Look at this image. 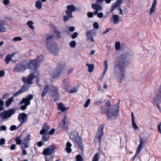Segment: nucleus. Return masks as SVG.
I'll use <instances>...</instances> for the list:
<instances>
[{"label": "nucleus", "instance_id": "1", "mask_svg": "<svg viewBox=\"0 0 161 161\" xmlns=\"http://www.w3.org/2000/svg\"><path fill=\"white\" fill-rule=\"evenodd\" d=\"M130 59V55L125 53L120 55L116 61L114 74L119 82L121 83L125 77L124 69L129 65Z\"/></svg>", "mask_w": 161, "mask_h": 161}, {"label": "nucleus", "instance_id": "2", "mask_svg": "<svg viewBox=\"0 0 161 161\" xmlns=\"http://www.w3.org/2000/svg\"><path fill=\"white\" fill-rule=\"evenodd\" d=\"M46 36V45L48 52L54 56L57 55L59 49L53 41V35L47 34Z\"/></svg>", "mask_w": 161, "mask_h": 161}, {"label": "nucleus", "instance_id": "3", "mask_svg": "<svg viewBox=\"0 0 161 161\" xmlns=\"http://www.w3.org/2000/svg\"><path fill=\"white\" fill-rule=\"evenodd\" d=\"M35 75L32 73L29 75L27 78L23 77L22 80L25 83V84L22 86L20 89L13 94V96L15 97L26 91L29 89V84L32 83V80L35 78Z\"/></svg>", "mask_w": 161, "mask_h": 161}, {"label": "nucleus", "instance_id": "4", "mask_svg": "<svg viewBox=\"0 0 161 161\" xmlns=\"http://www.w3.org/2000/svg\"><path fill=\"white\" fill-rule=\"evenodd\" d=\"M119 107L118 105H115L112 108H110L108 107L106 108L104 107L101 108V111L102 114L106 113L108 119H112L116 117L119 114Z\"/></svg>", "mask_w": 161, "mask_h": 161}, {"label": "nucleus", "instance_id": "5", "mask_svg": "<svg viewBox=\"0 0 161 161\" xmlns=\"http://www.w3.org/2000/svg\"><path fill=\"white\" fill-rule=\"evenodd\" d=\"M70 138L75 143L76 147H79L81 151L84 150L82 142H81L77 132L76 131H71L69 136Z\"/></svg>", "mask_w": 161, "mask_h": 161}, {"label": "nucleus", "instance_id": "6", "mask_svg": "<svg viewBox=\"0 0 161 161\" xmlns=\"http://www.w3.org/2000/svg\"><path fill=\"white\" fill-rule=\"evenodd\" d=\"M65 67V63L61 62L59 63L56 68L54 70L52 73L53 78L54 79H56L59 77L60 74L62 71Z\"/></svg>", "mask_w": 161, "mask_h": 161}, {"label": "nucleus", "instance_id": "7", "mask_svg": "<svg viewBox=\"0 0 161 161\" xmlns=\"http://www.w3.org/2000/svg\"><path fill=\"white\" fill-rule=\"evenodd\" d=\"M28 67V62L26 61H22L21 64H16L14 67V71L17 72L24 71Z\"/></svg>", "mask_w": 161, "mask_h": 161}, {"label": "nucleus", "instance_id": "8", "mask_svg": "<svg viewBox=\"0 0 161 161\" xmlns=\"http://www.w3.org/2000/svg\"><path fill=\"white\" fill-rule=\"evenodd\" d=\"M15 112V110L13 108H11L8 110H5L0 114V117L3 120L6 119L10 118L13 114H14Z\"/></svg>", "mask_w": 161, "mask_h": 161}, {"label": "nucleus", "instance_id": "9", "mask_svg": "<svg viewBox=\"0 0 161 161\" xmlns=\"http://www.w3.org/2000/svg\"><path fill=\"white\" fill-rule=\"evenodd\" d=\"M50 91L49 93V94L54 98L55 101L57 100L58 99L59 94L58 93V89L57 87L53 85H50Z\"/></svg>", "mask_w": 161, "mask_h": 161}, {"label": "nucleus", "instance_id": "10", "mask_svg": "<svg viewBox=\"0 0 161 161\" xmlns=\"http://www.w3.org/2000/svg\"><path fill=\"white\" fill-rule=\"evenodd\" d=\"M55 149V147L53 145H51L48 148L44 149L43 151L42 154L44 155H50L52 154Z\"/></svg>", "mask_w": 161, "mask_h": 161}, {"label": "nucleus", "instance_id": "11", "mask_svg": "<svg viewBox=\"0 0 161 161\" xmlns=\"http://www.w3.org/2000/svg\"><path fill=\"white\" fill-rule=\"evenodd\" d=\"M39 64L36 61V59L31 60L29 63H28V68L29 69L33 71H35L38 68Z\"/></svg>", "mask_w": 161, "mask_h": 161}, {"label": "nucleus", "instance_id": "12", "mask_svg": "<svg viewBox=\"0 0 161 161\" xmlns=\"http://www.w3.org/2000/svg\"><path fill=\"white\" fill-rule=\"evenodd\" d=\"M28 117L25 113H20L19 114L18 119L21 122L19 124L20 126L22 124L25 123L27 120Z\"/></svg>", "mask_w": 161, "mask_h": 161}, {"label": "nucleus", "instance_id": "13", "mask_svg": "<svg viewBox=\"0 0 161 161\" xmlns=\"http://www.w3.org/2000/svg\"><path fill=\"white\" fill-rule=\"evenodd\" d=\"M68 123L67 116L65 115L64 117V119L60 123L59 127L63 130L66 129L68 127Z\"/></svg>", "mask_w": 161, "mask_h": 161}, {"label": "nucleus", "instance_id": "14", "mask_svg": "<svg viewBox=\"0 0 161 161\" xmlns=\"http://www.w3.org/2000/svg\"><path fill=\"white\" fill-rule=\"evenodd\" d=\"M63 87L66 91H69V88L71 87L69 83L70 80L69 79H65L63 80Z\"/></svg>", "mask_w": 161, "mask_h": 161}, {"label": "nucleus", "instance_id": "15", "mask_svg": "<svg viewBox=\"0 0 161 161\" xmlns=\"http://www.w3.org/2000/svg\"><path fill=\"white\" fill-rule=\"evenodd\" d=\"M67 10L66 11V13L67 14H70L71 16L72 15V12L74 11L75 10L76 8L74 5H69L67 7Z\"/></svg>", "mask_w": 161, "mask_h": 161}, {"label": "nucleus", "instance_id": "16", "mask_svg": "<svg viewBox=\"0 0 161 161\" xmlns=\"http://www.w3.org/2000/svg\"><path fill=\"white\" fill-rule=\"evenodd\" d=\"M33 96L31 94H30L27 96V98H23L21 102L19 103L20 104H22L25 102L28 103V102H30V100L33 99Z\"/></svg>", "mask_w": 161, "mask_h": 161}, {"label": "nucleus", "instance_id": "17", "mask_svg": "<svg viewBox=\"0 0 161 161\" xmlns=\"http://www.w3.org/2000/svg\"><path fill=\"white\" fill-rule=\"evenodd\" d=\"M50 90V86L49 85L45 86L43 88V91L41 94L42 97H44L46 95L47 93L49 92Z\"/></svg>", "mask_w": 161, "mask_h": 161}, {"label": "nucleus", "instance_id": "18", "mask_svg": "<svg viewBox=\"0 0 161 161\" xmlns=\"http://www.w3.org/2000/svg\"><path fill=\"white\" fill-rule=\"evenodd\" d=\"M49 129V126L46 123H44L42 127V129L40 131V134L41 135H42L44 133H47V131Z\"/></svg>", "mask_w": 161, "mask_h": 161}, {"label": "nucleus", "instance_id": "19", "mask_svg": "<svg viewBox=\"0 0 161 161\" xmlns=\"http://www.w3.org/2000/svg\"><path fill=\"white\" fill-rule=\"evenodd\" d=\"M144 145V142L142 139H140V144L139 145L136 153L135 154L134 158H135L136 155L140 153L141 150L143 148V146Z\"/></svg>", "mask_w": 161, "mask_h": 161}, {"label": "nucleus", "instance_id": "20", "mask_svg": "<svg viewBox=\"0 0 161 161\" xmlns=\"http://www.w3.org/2000/svg\"><path fill=\"white\" fill-rule=\"evenodd\" d=\"M5 21L4 20H0V32H5L6 31V28L5 27Z\"/></svg>", "mask_w": 161, "mask_h": 161}, {"label": "nucleus", "instance_id": "21", "mask_svg": "<svg viewBox=\"0 0 161 161\" xmlns=\"http://www.w3.org/2000/svg\"><path fill=\"white\" fill-rule=\"evenodd\" d=\"M86 35L88 37L94 36L96 35L95 29H93L87 31Z\"/></svg>", "mask_w": 161, "mask_h": 161}, {"label": "nucleus", "instance_id": "22", "mask_svg": "<svg viewBox=\"0 0 161 161\" xmlns=\"http://www.w3.org/2000/svg\"><path fill=\"white\" fill-rule=\"evenodd\" d=\"M157 0H154L153 2L152 5L150 9L149 12V13L150 15H151L155 11L157 2Z\"/></svg>", "mask_w": 161, "mask_h": 161}, {"label": "nucleus", "instance_id": "23", "mask_svg": "<svg viewBox=\"0 0 161 161\" xmlns=\"http://www.w3.org/2000/svg\"><path fill=\"white\" fill-rule=\"evenodd\" d=\"M34 59H36V61L37 63V64L39 65L40 63L42 62L43 61L44 59V56L41 55L37 56L36 58Z\"/></svg>", "mask_w": 161, "mask_h": 161}, {"label": "nucleus", "instance_id": "24", "mask_svg": "<svg viewBox=\"0 0 161 161\" xmlns=\"http://www.w3.org/2000/svg\"><path fill=\"white\" fill-rule=\"evenodd\" d=\"M72 145L70 142H67L66 144V147L65 149L67 152L69 153H70L72 151L71 147Z\"/></svg>", "mask_w": 161, "mask_h": 161}, {"label": "nucleus", "instance_id": "25", "mask_svg": "<svg viewBox=\"0 0 161 161\" xmlns=\"http://www.w3.org/2000/svg\"><path fill=\"white\" fill-rule=\"evenodd\" d=\"M104 125H100L99 128L98 132V136L102 137L103 135V130Z\"/></svg>", "mask_w": 161, "mask_h": 161}, {"label": "nucleus", "instance_id": "26", "mask_svg": "<svg viewBox=\"0 0 161 161\" xmlns=\"http://www.w3.org/2000/svg\"><path fill=\"white\" fill-rule=\"evenodd\" d=\"M42 140L43 142L47 141L49 138V136L47 133H44L42 135Z\"/></svg>", "mask_w": 161, "mask_h": 161}, {"label": "nucleus", "instance_id": "27", "mask_svg": "<svg viewBox=\"0 0 161 161\" xmlns=\"http://www.w3.org/2000/svg\"><path fill=\"white\" fill-rule=\"evenodd\" d=\"M92 8L95 9H98L99 10H102V7L100 5L98 4L93 3L92 4Z\"/></svg>", "mask_w": 161, "mask_h": 161}, {"label": "nucleus", "instance_id": "28", "mask_svg": "<svg viewBox=\"0 0 161 161\" xmlns=\"http://www.w3.org/2000/svg\"><path fill=\"white\" fill-rule=\"evenodd\" d=\"M58 107L60 110L62 112H64L66 109H68V108H65L64 105L61 103H60L58 105Z\"/></svg>", "mask_w": 161, "mask_h": 161}, {"label": "nucleus", "instance_id": "29", "mask_svg": "<svg viewBox=\"0 0 161 161\" xmlns=\"http://www.w3.org/2000/svg\"><path fill=\"white\" fill-rule=\"evenodd\" d=\"M14 96L11 97L6 102V107H8L10 105L11 103L14 100Z\"/></svg>", "mask_w": 161, "mask_h": 161}, {"label": "nucleus", "instance_id": "30", "mask_svg": "<svg viewBox=\"0 0 161 161\" xmlns=\"http://www.w3.org/2000/svg\"><path fill=\"white\" fill-rule=\"evenodd\" d=\"M86 65L88 68V71L89 72H91L93 71L94 69V65L93 64H87Z\"/></svg>", "mask_w": 161, "mask_h": 161}, {"label": "nucleus", "instance_id": "31", "mask_svg": "<svg viewBox=\"0 0 161 161\" xmlns=\"http://www.w3.org/2000/svg\"><path fill=\"white\" fill-rule=\"evenodd\" d=\"M42 2L40 1H37L36 2L35 6L38 9H40L42 8Z\"/></svg>", "mask_w": 161, "mask_h": 161}, {"label": "nucleus", "instance_id": "32", "mask_svg": "<svg viewBox=\"0 0 161 161\" xmlns=\"http://www.w3.org/2000/svg\"><path fill=\"white\" fill-rule=\"evenodd\" d=\"M31 103V102H28V103H27L25 102L24 103L25 104L24 105H22L20 107V108L22 110H25L27 108V107Z\"/></svg>", "mask_w": 161, "mask_h": 161}, {"label": "nucleus", "instance_id": "33", "mask_svg": "<svg viewBox=\"0 0 161 161\" xmlns=\"http://www.w3.org/2000/svg\"><path fill=\"white\" fill-rule=\"evenodd\" d=\"M103 74H105L108 69V64L106 61H104L103 63Z\"/></svg>", "mask_w": 161, "mask_h": 161}, {"label": "nucleus", "instance_id": "34", "mask_svg": "<svg viewBox=\"0 0 161 161\" xmlns=\"http://www.w3.org/2000/svg\"><path fill=\"white\" fill-rule=\"evenodd\" d=\"M113 22L114 24H117L119 21V16L115 14L113 16Z\"/></svg>", "mask_w": 161, "mask_h": 161}, {"label": "nucleus", "instance_id": "35", "mask_svg": "<svg viewBox=\"0 0 161 161\" xmlns=\"http://www.w3.org/2000/svg\"><path fill=\"white\" fill-rule=\"evenodd\" d=\"M76 161H84V159L82 157L80 154H78L77 155L75 158Z\"/></svg>", "mask_w": 161, "mask_h": 161}, {"label": "nucleus", "instance_id": "36", "mask_svg": "<svg viewBox=\"0 0 161 161\" xmlns=\"http://www.w3.org/2000/svg\"><path fill=\"white\" fill-rule=\"evenodd\" d=\"M33 24V21H29L27 22V24L29 27L32 30H33L34 28V27L32 25Z\"/></svg>", "mask_w": 161, "mask_h": 161}, {"label": "nucleus", "instance_id": "37", "mask_svg": "<svg viewBox=\"0 0 161 161\" xmlns=\"http://www.w3.org/2000/svg\"><path fill=\"white\" fill-rule=\"evenodd\" d=\"M99 159V154L97 153L93 156L92 161H98Z\"/></svg>", "mask_w": 161, "mask_h": 161}, {"label": "nucleus", "instance_id": "38", "mask_svg": "<svg viewBox=\"0 0 161 161\" xmlns=\"http://www.w3.org/2000/svg\"><path fill=\"white\" fill-rule=\"evenodd\" d=\"M70 15V14H67V15L64 16V22L67 21L69 18L72 17V15L71 16Z\"/></svg>", "mask_w": 161, "mask_h": 161}, {"label": "nucleus", "instance_id": "39", "mask_svg": "<svg viewBox=\"0 0 161 161\" xmlns=\"http://www.w3.org/2000/svg\"><path fill=\"white\" fill-rule=\"evenodd\" d=\"M12 58L10 57V55H8L5 58V60L7 64H8L9 62L11 60Z\"/></svg>", "mask_w": 161, "mask_h": 161}, {"label": "nucleus", "instance_id": "40", "mask_svg": "<svg viewBox=\"0 0 161 161\" xmlns=\"http://www.w3.org/2000/svg\"><path fill=\"white\" fill-rule=\"evenodd\" d=\"M15 141L16 142V144L17 145H19L21 143V140L20 139V136L16 137L15 139Z\"/></svg>", "mask_w": 161, "mask_h": 161}, {"label": "nucleus", "instance_id": "41", "mask_svg": "<svg viewBox=\"0 0 161 161\" xmlns=\"http://www.w3.org/2000/svg\"><path fill=\"white\" fill-rule=\"evenodd\" d=\"M132 125L134 129L136 130L138 128V127L136 125L135 122V120H131Z\"/></svg>", "mask_w": 161, "mask_h": 161}, {"label": "nucleus", "instance_id": "42", "mask_svg": "<svg viewBox=\"0 0 161 161\" xmlns=\"http://www.w3.org/2000/svg\"><path fill=\"white\" fill-rule=\"evenodd\" d=\"M4 104V102L2 100H0V111L3 110V106Z\"/></svg>", "mask_w": 161, "mask_h": 161}, {"label": "nucleus", "instance_id": "43", "mask_svg": "<svg viewBox=\"0 0 161 161\" xmlns=\"http://www.w3.org/2000/svg\"><path fill=\"white\" fill-rule=\"evenodd\" d=\"M76 44V42L75 41H71L69 43L70 46L72 48L75 47Z\"/></svg>", "mask_w": 161, "mask_h": 161}, {"label": "nucleus", "instance_id": "44", "mask_svg": "<svg viewBox=\"0 0 161 161\" xmlns=\"http://www.w3.org/2000/svg\"><path fill=\"white\" fill-rule=\"evenodd\" d=\"M123 1V0H117L114 3L118 7L122 3Z\"/></svg>", "mask_w": 161, "mask_h": 161}, {"label": "nucleus", "instance_id": "45", "mask_svg": "<svg viewBox=\"0 0 161 161\" xmlns=\"http://www.w3.org/2000/svg\"><path fill=\"white\" fill-rule=\"evenodd\" d=\"M20 126L19 125L17 127L15 125H12L11 126L10 129L11 131H13L18 129Z\"/></svg>", "mask_w": 161, "mask_h": 161}, {"label": "nucleus", "instance_id": "46", "mask_svg": "<svg viewBox=\"0 0 161 161\" xmlns=\"http://www.w3.org/2000/svg\"><path fill=\"white\" fill-rule=\"evenodd\" d=\"M120 43L119 42H116L115 43V48L117 50H119L120 48Z\"/></svg>", "mask_w": 161, "mask_h": 161}, {"label": "nucleus", "instance_id": "47", "mask_svg": "<svg viewBox=\"0 0 161 161\" xmlns=\"http://www.w3.org/2000/svg\"><path fill=\"white\" fill-rule=\"evenodd\" d=\"M31 136L30 134H29L27 136V137L25 139H24L23 141H25V143H28L29 142V141L30 140V138Z\"/></svg>", "mask_w": 161, "mask_h": 161}, {"label": "nucleus", "instance_id": "48", "mask_svg": "<svg viewBox=\"0 0 161 161\" xmlns=\"http://www.w3.org/2000/svg\"><path fill=\"white\" fill-rule=\"evenodd\" d=\"M90 101L91 100L90 99H87V100L86 101V103H85V104H84V107L85 108H87L88 106L89 105L90 103Z\"/></svg>", "mask_w": 161, "mask_h": 161}, {"label": "nucleus", "instance_id": "49", "mask_svg": "<svg viewBox=\"0 0 161 161\" xmlns=\"http://www.w3.org/2000/svg\"><path fill=\"white\" fill-rule=\"evenodd\" d=\"M13 41H21L22 40V38L21 37L19 36L13 38Z\"/></svg>", "mask_w": 161, "mask_h": 161}, {"label": "nucleus", "instance_id": "50", "mask_svg": "<svg viewBox=\"0 0 161 161\" xmlns=\"http://www.w3.org/2000/svg\"><path fill=\"white\" fill-rule=\"evenodd\" d=\"M118 6H117V5H116L114 4V3L110 8V11L111 12L113 11Z\"/></svg>", "mask_w": 161, "mask_h": 161}, {"label": "nucleus", "instance_id": "51", "mask_svg": "<svg viewBox=\"0 0 161 161\" xmlns=\"http://www.w3.org/2000/svg\"><path fill=\"white\" fill-rule=\"evenodd\" d=\"M93 26L96 29H98L99 28V26L97 22H95L93 23Z\"/></svg>", "mask_w": 161, "mask_h": 161}, {"label": "nucleus", "instance_id": "52", "mask_svg": "<svg viewBox=\"0 0 161 161\" xmlns=\"http://www.w3.org/2000/svg\"><path fill=\"white\" fill-rule=\"evenodd\" d=\"M161 101V99H160V100H159V101H158V102L157 101V102H156L154 101V99H153V102H154V104H155V103H156V104L157 107H158V108L160 111V107L158 105V104L159 103H160V102Z\"/></svg>", "mask_w": 161, "mask_h": 161}, {"label": "nucleus", "instance_id": "53", "mask_svg": "<svg viewBox=\"0 0 161 161\" xmlns=\"http://www.w3.org/2000/svg\"><path fill=\"white\" fill-rule=\"evenodd\" d=\"M78 36V33L77 32H75L74 34L71 36V37L72 39L75 38Z\"/></svg>", "mask_w": 161, "mask_h": 161}, {"label": "nucleus", "instance_id": "54", "mask_svg": "<svg viewBox=\"0 0 161 161\" xmlns=\"http://www.w3.org/2000/svg\"><path fill=\"white\" fill-rule=\"evenodd\" d=\"M88 17L89 18H91L93 17V14L92 12H89L87 14Z\"/></svg>", "mask_w": 161, "mask_h": 161}, {"label": "nucleus", "instance_id": "55", "mask_svg": "<svg viewBox=\"0 0 161 161\" xmlns=\"http://www.w3.org/2000/svg\"><path fill=\"white\" fill-rule=\"evenodd\" d=\"M77 92V89L75 88H73L72 90H70L69 92L70 93H74L76 92Z\"/></svg>", "mask_w": 161, "mask_h": 161}, {"label": "nucleus", "instance_id": "56", "mask_svg": "<svg viewBox=\"0 0 161 161\" xmlns=\"http://www.w3.org/2000/svg\"><path fill=\"white\" fill-rule=\"evenodd\" d=\"M5 140L4 138H2L0 141V145H3L4 144Z\"/></svg>", "mask_w": 161, "mask_h": 161}, {"label": "nucleus", "instance_id": "57", "mask_svg": "<svg viewBox=\"0 0 161 161\" xmlns=\"http://www.w3.org/2000/svg\"><path fill=\"white\" fill-rule=\"evenodd\" d=\"M0 128L1 130L5 131L7 130V127L5 125H2L1 126Z\"/></svg>", "mask_w": 161, "mask_h": 161}, {"label": "nucleus", "instance_id": "58", "mask_svg": "<svg viewBox=\"0 0 161 161\" xmlns=\"http://www.w3.org/2000/svg\"><path fill=\"white\" fill-rule=\"evenodd\" d=\"M16 148V145L14 144H13L11 145L10 147V149L12 150H14Z\"/></svg>", "mask_w": 161, "mask_h": 161}, {"label": "nucleus", "instance_id": "59", "mask_svg": "<svg viewBox=\"0 0 161 161\" xmlns=\"http://www.w3.org/2000/svg\"><path fill=\"white\" fill-rule=\"evenodd\" d=\"M22 153L23 155H26L27 154V153L26 152V151L25 149H23V147L22 146Z\"/></svg>", "mask_w": 161, "mask_h": 161}, {"label": "nucleus", "instance_id": "60", "mask_svg": "<svg viewBox=\"0 0 161 161\" xmlns=\"http://www.w3.org/2000/svg\"><path fill=\"white\" fill-rule=\"evenodd\" d=\"M3 3L5 5H7L9 3V0H3Z\"/></svg>", "mask_w": 161, "mask_h": 161}, {"label": "nucleus", "instance_id": "61", "mask_svg": "<svg viewBox=\"0 0 161 161\" xmlns=\"http://www.w3.org/2000/svg\"><path fill=\"white\" fill-rule=\"evenodd\" d=\"M5 74V72L4 70L0 71V77L4 76Z\"/></svg>", "mask_w": 161, "mask_h": 161}, {"label": "nucleus", "instance_id": "62", "mask_svg": "<svg viewBox=\"0 0 161 161\" xmlns=\"http://www.w3.org/2000/svg\"><path fill=\"white\" fill-rule=\"evenodd\" d=\"M55 131V129H52L49 132V134L50 135H53Z\"/></svg>", "mask_w": 161, "mask_h": 161}, {"label": "nucleus", "instance_id": "63", "mask_svg": "<svg viewBox=\"0 0 161 161\" xmlns=\"http://www.w3.org/2000/svg\"><path fill=\"white\" fill-rule=\"evenodd\" d=\"M97 16L99 18H102L103 16V14L102 13H99L97 14Z\"/></svg>", "mask_w": 161, "mask_h": 161}, {"label": "nucleus", "instance_id": "64", "mask_svg": "<svg viewBox=\"0 0 161 161\" xmlns=\"http://www.w3.org/2000/svg\"><path fill=\"white\" fill-rule=\"evenodd\" d=\"M75 30V28L74 26H70L69 28V30L71 32H73Z\"/></svg>", "mask_w": 161, "mask_h": 161}]
</instances>
